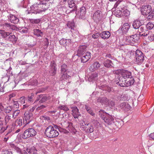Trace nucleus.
Masks as SVG:
<instances>
[{
    "instance_id": "052dcab7",
    "label": "nucleus",
    "mask_w": 154,
    "mask_h": 154,
    "mask_svg": "<svg viewBox=\"0 0 154 154\" xmlns=\"http://www.w3.org/2000/svg\"><path fill=\"white\" fill-rule=\"evenodd\" d=\"M130 15V12L128 10H123L122 11V16L127 17Z\"/></svg>"
},
{
    "instance_id": "5fc2aeb1",
    "label": "nucleus",
    "mask_w": 154,
    "mask_h": 154,
    "mask_svg": "<svg viewBox=\"0 0 154 154\" xmlns=\"http://www.w3.org/2000/svg\"><path fill=\"white\" fill-rule=\"evenodd\" d=\"M16 124L17 126L21 127L23 124L22 120L21 119H17L16 122Z\"/></svg>"
},
{
    "instance_id": "ddd939ff",
    "label": "nucleus",
    "mask_w": 154,
    "mask_h": 154,
    "mask_svg": "<svg viewBox=\"0 0 154 154\" xmlns=\"http://www.w3.org/2000/svg\"><path fill=\"white\" fill-rule=\"evenodd\" d=\"M81 62L84 63L88 61L91 57V54L90 52H86L83 55L79 57Z\"/></svg>"
},
{
    "instance_id": "b1692460",
    "label": "nucleus",
    "mask_w": 154,
    "mask_h": 154,
    "mask_svg": "<svg viewBox=\"0 0 154 154\" xmlns=\"http://www.w3.org/2000/svg\"><path fill=\"white\" fill-rule=\"evenodd\" d=\"M130 26L128 23H125L120 28L123 33H126L130 29Z\"/></svg>"
},
{
    "instance_id": "3c124183",
    "label": "nucleus",
    "mask_w": 154,
    "mask_h": 154,
    "mask_svg": "<svg viewBox=\"0 0 154 154\" xmlns=\"http://www.w3.org/2000/svg\"><path fill=\"white\" fill-rule=\"evenodd\" d=\"M37 81L36 80H31L29 81L28 85L32 86H35L37 84Z\"/></svg>"
},
{
    "instance_id": "39448f33",
    "label": "nucleus",
    "mask_w": 154,
    "mask_h": 154,
    "mask_svg": "<svg viewBox=\"0 0 154 154\" xmlns=\"http://www.w3.org/2000/svg\"><path fill=\"white\" fill-rule=\"evenodd\" d=\"M135 54L136 63L140 65L143 63L144 60V57L141 51L139 50H137L135 51Z\"/></svg>"
},
{
    "instance_id": "79ce46f5",
    "label": "nucleus",
    "mask_w": 154,
    "mask_h": 154,
    "mask_svg": "<svg viewBox=\"0 0 154 154\" xmlns=\"http://www.w3.org/2000/svg\"><path fill=\"white\" fill-rule=\"evenodd\" d=\"M13 109L11 106H8L4 109V111L6 113H11L13 111Z\"/></svg>"
},
{
    "instance_id": "a18cd8bd",
    "label": "nucleus",
    "mask_w": 154,
    "mask_h": 154,
    "mask_svg": "<svg viewBox=\"0 0 154 154\" xmlns=\"http://www.w3.org/2000/svg\"><path fill=\"white\" fill-rule=\"evenodd\" d=\"M58 108L60 110H63L65 111H68L69 110V109L66 105H60Z\"/></svg>"
},
{
    "instance_id": "ea45409f",
    "label": "nucleus",
    "mask_w": 154,
    "mask_h": 154,
    "mask_svg": "<svg viewBox=\"0 0 154 154\" xmlns=\"http://www.w3.org/2000/svg\"><path fill=\"white\" fill-rule=\"evenodd\" d=\"M11 116L9 115H7L5 117V121L6 125H8L11 123Z\"/></svg>"
},
{
    "instance_id": "864d4df0",
    "label": "nucleus",
    "mask_w": 154,
    "mask_h": 154,
    "mask_svg": "<svg viewBox=\"0 0 154 154\" xmlns=\"http://www.w3.org/2000/svg\"><path fill=\"white\" fill-rule=\"evenodd\" d=\"M103 90H105L109 92H112L113 90L112 88H111L108 86H105L103 89Z\"/></svg>"
},
{
    "instance_id": "4d7b16f0",
    "label": "nucleus",
    "mask_w": 154,
    "mask_h": 154,
    "mask_svg": "<svg viewBox=\"0 0 154 154\" xmlns=\"http://www.w3.org/2000/svg\"><path fill=\"white\" fill-rule=\"evenodd\" d=\"M122 5V2H121V1L119 0L115 4L114 6V8H118L119 7V5Z\"/></svg>"
},
{
    "instance_id": "f704fd0d",
    "label": "nucleus",
    "mask_w": 154,
    "mask_h": 154,
    "mask_svg": "<svg viewBox=\"0 0 154 154\" xmlns=\"http://www.w3.org/2000/svg\"><path fill=\"white\" fill-rule=\"evenodd\" d=\"M85 130L87 133H91L93 132L94 131L93 128L92 126L91 125L89 126H86V127H85Z\"/></svg>"
},
{
    "instance_id": "20e7f679",
    "label": "nucleus",
    "mask_w": 154,
    "mask_h": 154,
    "mask_svg": "<svg viewBox=\"0 0 154 154\" xmlns=\"http://www.w3.org/2000/svg\"><path fill=\"white\" fill-rule=\"evenodd\" d=\"M37 134L36 131L33 128H29L26 130L22 135V137L26 139L30 137L35 136Z\"/></svg>"
},
{
    "instance_id": "7c9ffc66",
    "label": "nucleus",
    "mask_w": 154,
    "mask_h": 154,
    "mask_svg": "<svg viewBox=\"0 0 154 154\" xmlns=\"http://www.w3.org/2000/svg\"><path fill=\"white\" fill-rule=\"evenodd\" d=\"M131 38V37L130 36H126L125 39V44L126 45L131 44V45H132L134 44L132 42Z\"/></svg>"
},
{
    "instance_id": "f257e3e1",
    "label": "nucleus",
    "mask_w": 154,
    "mask_h": 154,
    "mask_svg": "<svg viewBox=\"0 0 154 154\" xmlns=\"http://www.w3.org/2000/svg\"><path fill=\"white\" fill-rule=\"evenodd\" d=\"M58 0H43L31 7V13L37 14L45 12L49 8L50 3H55Z\"/></svg>"
},
{
    "instance_id": "bb28decb",
    "label": "nucleus",
    "mask_w": 154,
    "mask_h": 154,
    "mask_svg": "<svg viewBox=\"0 0 154 154\" xmlns=\"http://www.w3.org/2000/svg\"><path fill=\"white\" fill-rule=\"evenodd\" d=\"M104 66L107 68H111L113 67V63L111 60L107 59L103 62Z\"/></svg>"
},
{
    "instance_id": "6ab92c4d",
    "label": "nucleus",
    "mask_w": 154,
    "mask_h": 154,
    "mask_svg": "<svg viewBox=\"0 0 154 154\" xmlns=\"http://www.w3.org/2000/svg\"><path fill=\"white\" fill-rule=\"evenodd\" d=\"M66 5L69 6L71 8H73L72 11H75L77 9V7L75 3L72 0H68Z\"/></svg>"
},
{
    "instance_id": "8fccbe9b",
    "label": "nucleus",
    "mask_w": 154,
    "mask_h": 154,
    "mask_svg": "<svg viewBox=\"0 0 154 154\" xmlns=\"http://www.w3.org/2000/svg\"><path fill=\"white\" fill-rule=\"evenodd\" d=\"M154 26V25L151 22L148 23L146 25V27L147 29L151 30L152 29Z\"/></svg>"
},
{
    "instance_id": "c03bdc74",
    "label": "nucleus",
    "mask_w": 154,
    "mask_h": 154,
    "mask_svg": "<svg viewBox=\"0 0 154 154\" xmlns=\"http://www.w3.org/2000/svg\"><path fill=\"white\" fill-rule=\"evenodd\" d=\"M91 122L92 125L96 127H98L100 125L99 122L97 120L94 119H92Z\"/></svg>"
},
{
    "instance_id": "4be33fe9",
    "label": "nucleus",
    "mask_w": 154,
    "mask_h": 154,
    "mask_svg": "<svg viewBox=\"0 0 154 154\" xmlns=\"http://www.w3.org/2000/svg\"><path fill=\"white\" fill-rule=\"evenodd\" d=\"M110 36V33L109 31H104L100 33V37L103 39H108Z\"/></svg>"
},
{
    "instance_id": "7ed1b4c3",
    "label": "nucleus",
    "mask_w": 154,
    "mask_h": 154,
    "mask_svg": "<svg viewBox=\"0 0 154 154\" xmlns=\"http://www.w3.org/2000/svg\"><path fill=\"white\" fill-rule=\"evenodd\" d=\"M45 134L47 137L53 138L57 137L59 133L52 125H50L46 128Z\"/></svg>"
},
{
    "instance_id": "4468645a",
    "label": "nucleus",
    "mask_w": 154,
    "mask_h": 154,
    "mask_svg": "<svg viewBox=\"0 0 154 154\" xmlns=\"http://www.w3.org/2000/svg\"><path fill=\"white\" fill-rule=\"evenodd\" d=\"M8 20L12 23L17 24L19 22V19L16 16L13 14H9L8 16Z\"/></svg>"
},
{
    "instance_id": "13d9d810",
    "label": "nucleus",
    "mask_w": 154,
    "mask_h": 154,
    "mask_svg": "<svg viewBox=\"0 0 154 154\" xmlns=\"http://www.w3.org/2000/svg\"><path fill=\"white\" fill-rule=\"evenodd\" d=\"M99 36H100V33L99 32L94 33L92 36L94 38H97Z\"/></svg>"
},
{
    "instance_id": "5701e85b",
    "label": "nucleus",
    "mask_w": 154,
    "mask_h": 154,
    "mask_svg": "<svg viewBox=\"0 0 154 154\" xmlns=\"http://www.w3.org/2000/svg\"><path fill=\"white\" fill-rule=\"evenodd\" d=\"M122 76L125 79L128 78L131 79L132 77L131 75V72L127 70L125 71L122 73Z\"/></svg>"
},
{
    "instance_id": "6e6d98bb",
    "label": "nucleus",
    "mask_w": 154,
    "mask_h": 154,
    "mask_svg": "<svg viewBox=\"0 0 154 154\" xmlns=\"http://www.w3.org/2000/svg\"><path fill=\"white\" fill-rule=\"evenodd\" d=\"M6 128H6L3 127V122L0 120V131L4 132L6 129Z\"/></svg>"
},
{
    "instance_id": "a19ab883",
    "label": "nucleus",
    "mask_w": 154,
    "mask_h": 154,
    "mask_svg": "<svg viewBox=\"0 0 154 154\" xmlns=\"http://www.w3.org/2000/svg\"><path fill=\"white\" fill-rule=\"evenodd\" d=\"M26 150L27 152L30 154H38L37 153V150L34 148L28 149Z\"/></svg>"
},
{
    "instance_id": "423d86ee",
    "label": "nucleus",
    "mask_w": 154,
    "mask_h": 154,
    "mask_svg": "<svg viewBox=\"0 0 154 154\" xmlns=\"http://www.w3.org/2000/svg\"><path fill=\"white\" fill-rule=\"evenodd\" d=\"M67 27L69 29H70V31L72 33V35L74 36V35L75 38L77 37L75 35L77 36L79 35V32L76 30L75 27V25L74 22L73 21H68L67 23Z\"/></svg>"
},
{
    "instance_id": "473e14b6",
    "label": "nucleus",
    "mask_w": 154,
    "mask_h": 154,
    "mask_svg": "<svg viewBox=\"0 0 154 154\" xmlns=\"http://www.w3.org/2000/svg\"><path fill=\"white\" fill-rule=\"evenodd\" d=\"M61 76L60 79V81H65L70 77L69 75H67V72L61 73Z\"/></svg>"
},
{
    "instance_id": "f03ea898",
    "label": "nucleus",
    "mask_w": 154,
    "mask_h": 154,
    "mask_svg": "<svg viewBox=\"0 0 154 154\" xmlns=\"http://www.w3.org/2000/svg\"><path fill=\"white\" fill-rule=\"evenodd\" d=\"M98 114L100 117L107 124L111 125L113 127L117 126L118 122L114 120V118L111 115L101 109L99 111Z\"/></svg>"
},
{
    "instance_id": "774afa93",
    "label": "nucleus",
    "mask_w": 154,
    "mask_h": 154,
    "mask_svg": "<svg viewBox=\"0 0 154 154\" xmlns=\"http://www.w3.org/2000/svg\"><path fill=\"white\" fill-rule=\"evenodd\" d=\"M4 3L2 1H0V10L4 9Z\"/></svg>"
},
{
    "instance_id": "49530a36",
    "label": "nucleus",
    "mask_w": 154,
    "mask_h": 154,
    "mask_svg": "<svg viewBox=\"0 0 154 154\" xmlns=\"http://www.w3.org/2000/svg\"><path fill=\"white\" fill-rule=\"evenodd\" d=\"M128 99L127 97L125 94H122L118 97V99L119 100H126Z\"/></svg>"
},
{
    "instance_id": "a878e982",
    "label": "nucleus",
    "mask_w": 154,
    "mask_h": 154,
    "mask_svg": "<svg viewBox=\"0 0 154 154\" xmlns=\"http://www.w3.org/2000/svg\"><path fill=\"white\" fill-rule=\"evenodd\" d=\"M97 101L98 102L106 105L107 103H108V99L106 97H100L97 99Z\"/></svg>"
},
{
    "instance_id": "c85d7f7f",
    "label": "nucleus",
    "mask_w": 154,
    "mask_h": 154,
    "mask_svg": "<svg viewBox=\"0 0 154 154\" xmlns=\"http://www.w3.org/2000/svg\"><path fill=\"white\" fill-rule=\"evenodd\" d=\"M140 21V20H134L133 23V26L134 29H138L141 25Z\"/></svg>"
},
{
    "instance_id": "f8f14e48",
    "label": "nucleus",
    "mask_w": 154,
    "mask_h": 154,
    "mask_svg": "<svg viewBox=\"0 0 154 154\" xmlns=\"http://www.w3.org/2000/svg\"><path fill=\"white\" fill-rule=\"evenodd\" d=\"M86 13V8L84 7H82L80 8V10L77 12V14L79 17L80 19H85Z\"/></svg>"
},
{
    "instance_id": "393cba45",
    "label": "nucleus",
    "mask_w": 154,
    "mask_h": 154,
    "mask_svg": "<svg viewBox=\"0 0 154 154\" xmlns=\"http://www.w3.org/2000/svg\"><path fill=\"white\" fill-rule=\"evenodd\" d=\"M3 26L4 27L7 28L8 29L15 30L17 29V27L16 26L11 24L10 23H5L3 24Z\"/></svg>"
},
{
    "instance_id": "dca6fc26",
    "label": "nucleus",
    "mask_w": 154,
    "mask_h": 154,
    "mask_svg": "<svg viewBox=\"0 0 154 154\" xmlns=\"http://www.w3.org/2000/svg\"><path fill=\"white\" fill-rule=\"evenodd\" d=\"M48 100V97L45 96H44L42 94H40L37 97L36 100L34 102L35 103L39 101V103H41L45 102Z\"/></svg>"
},
{
    "instance_id": "e433bc0d",
    "label": "nucleus",
    "mask_w": 154,
    "mask_h": 154,
    "mask_svg": "<svg viewBox=\"0 0 154 154\" xmlns=\"http://www.w3.org/2000/svg\"><path fill=\"white\" fill-rule=\"evenodd\" d=\"M114 14L117 17H120L122 14V11L117 8L115 10Z\"/></svg>"
},
{
    "instance_id": "4c0bfd02",
    "label": "nucleus",
    "mask_w": 154,
    "mask_h": 154,
    "mask_svg": "<svg viewBox=\"0 0 154 154\" xmlns=\"http://www.w3.org/2000/svg\"><path fill=\"white\" fill-rule=\"evenodd\" d=\"M34 97V94L33 93H32L31 94H30L28 96V97L26 99V100L29 103L32 102L33 101Z\"/></svg>"
},
{
    "instance_id": "bf43d9fd",
    "label": "nucleus",
    "mask_w": 154,
    "mask_h": 154,
    "mask_svg": "<svg viewBox=\"0 0 154 154\" xmlns=\"http://www.w3.org/2000/svg\"><path fill=\"white\" fill-rule=\"evenodd\" d=\"M108 103H107L106 105H108L109 106H113L115 105V102L112 100H110L108 99Z\"/></svg>"
},
{
    "instance_id": "72a5a7b5",
    "label": "nucleus",
    "mask_w": 154,
    "mask_h": 154,
    "mask_svg": "<svg viewBox=\"0 0 154 154\" xmlns=\"http://www.w3.org/2000/svg\"><path fill=\"white\" fill-rule=\"evenodd\" d=\"M130 36L132 38V41L134 44L137 42L138 41V40L139 39V37L137 36V35L135 34Z\"/></svg>"
},
{
    "instance_id": "c9c22d12",
    "label": "nucleus",
    "mask_w": 154,
    "mask_h": 154,
    "mask_svg": "<svg viewBox=\"0 0 154 154\" xmlns=\"http://www.w3.org/2000/svg\"><path fill=\"white\" fill-rule=\"evenodd\" d=\"M102 12L99 10L96 11L93 15V17L98 20L100 19Z\"/></svg>"
},
{
    "instance_id": "f3484780",
    "label": "nucleus",
    "mask_w": 154,
    "mask_h": 154,
    "mask_svg": "<svg viewBox=\"0 0 154 154\" xmlns=\"http://www.w3.org/2000/svg\"><path fill=\"white\" fill-rule=\"evenodd\" d=\"M120 107L125 111H128L131 108V106L128 103L123 102L121 103L120 105Z\"/></svg>"
},
{
    "instance_id": "c756f323",
    "label": "nucleus",
    "mask_w": 154,
    "mask_h": 154,
    "mask_svg": "<svg viewBox=\"0 0 154 154\" xmlns=\"http://www.w3.org/2000/svg\"><path fill=\"white\" fill-rule=\"evenodd\" d=\"M11 33L9 32H6L5 31L0 30V34L1 35L2 37L4 38H5L8 37Z\"/></svg>"
},
{
    "instance_id": "e2e57ef3",
    "label": "nucleus",
    "mask_w": 154,
    "mask_h": 154,
    "mask_svg": "<svg viewBox=\"0 0 154 154\" xmlns=\"http://www.w3.org/2000/svg\"><path fill=\"white\" fill-rule=\"evenodd\" d=\"M44 45L45 46H46V48H47L49 45V42L47 38H45L44 39Z\"/></svg>"
},
{
    "instance_id": "de8ad7c7",
    "label": "nucleus",
    "mask_w": 154,
    "mask_h": 154,
    "mask_svg": "<svg viewBox=\"0 0 154 154\" xmlns=\"http://www.w3.org/2000/svg\"><path fill=\"white\" fill-rule=\"evenodd\" d=\"M41 21V19H31L30 20V22L32 23L38 24Z\"/></svg>"
},
{
    "instance_id": "0e129e2a",
    "label": "nucleus",
    "mask_w": 154,
    "mask_h": 154,
    "mask_svg": "<svg viewBox=\"0 0 154 154\" xmlns=\"http://www.w3.org/2000/svg\"><path fill=\"white\" fill-rule=\"evenodd\" d=\"M97 73H94L91 75V77L93 80H95L97 79Z\"/></svg>"
},
{
    "instance_id": "69168bd1",
    "label": "nucleus",
    "mask_w": 154,
    "mask_h": 154,
    "mask_svg": "<svg viewBox=\"0 0 154 154\" xmlns=\"http://www.w3.org/2000/svg\"><path fill=\"white\" fill-rule=\"evenodd\" d=\"M12 153L11 151H9L8 150L2 151L1 152V154H12Z\"/></svg>"
},
{
    "instance_id": "09e8293b",
    "label": "nucleus",
    "mask_w": 154,
    "mask_h": 154,
    "mask_svg": "<svg viewBox=\"0 0 154 154\" xmlns=\"http://www.w3.org/2000/svg\"><path fill=\"white\" fill-rule=\"evenodd\" d=\"M13 117L14 119H15L20 112V110L18 109L15 111L13 109Z\"/></svg>"
},
{
    "instance_id": "6e6552de",
    "label": "nucleus",
    "mask_w": 154,
    "mask_h": 154,
    "mask_svg": "<svg viewBox=\"0 0 154 154\" xmlns=\"http://www.w3.org/2000/svg\"><path fill=\"white\" fill-rule=\"evenodd\" d=\"M151 6L148 5L143 6L141 9V11L143 15H147L151 12Z\"/></svg>"
},
{
    "instance_id": "0eeeda50",
    "label": "nucleus",
    "mask_w": 154,
    "mask_h": 154,
    "mask_svg": "<svg viewBox=\"0 0 154 154\" xmlns=\"http://www.w3.org/2000/svg\"><path fill=\"white\" fill-rule=\"evenodd\" d=\"M57 66L55 62L53 60L51 62L50 65L49 72L50 75L51 76H54L56 74L57 69L56 66Z\"/></svg>"
},
{
    "instance_id": "412c9836",
    "label": "nucleus",
    "mask_w": 154,
    "mask_h": 154,
    "mask_svg": "<svg viewBox=\"0 0 154 154\" xmlns=\"http://www.w3.org/2000/svg\"><path fill=\"white\" fill-rule=\"evenodd\" d=\"M119 80V81L117 82L116 84L121 87H125V84L127 80L122 77H120Z\"/></svg>"
},
{
    "instance_id": "2eb2a0df",
    "label": "nucleus",
    "mask_w": 154,
    "mask_h": 154,
    "mask_svg": "<svg viewBox=\"0 0 154 154\" xmlns=\"http://www.w3.org/2000/svg\"><path fill=\"white\" fill-rule=\"evenodd\" d=\"M72 109V115L75 119L78 118L80 116V114L79 111V109L76 106L71 107Z\"/></svg>"
},
{
    "instance_id": "37998d69",
    "label": "nucleus",
    "mask_w": 154,
    "mask_h": 154,
    "mask_svg": "<svg viewBox=\"0 0 154 154\" xmlns=\"http://www.w3.org/2000/svg\"><path fill=\"white\" fill-rule=\"evenodd\" d=\"M134 82V80L133 79H132L129 81H126L125 83V87H128L133 84Z\"/></svg>"
},
{
    "instance_id": "a211bd4d",
    "label": "nucleus",
    "mask_w": 154,
    "mask_h": 154,
    "mask_svg": "<svg viewBox=\"0 0 154 154\" xmlns=\"http://www.w3.org/2000/svg\"><path fill=\"white\" fill-rule=\"evenodd\" d=\"M100 66V64L98 62H95L91 64L89 68L91 71H94L95 70L98 69Z\"/></svg>"
},
{
    "instance_id": "cd10ccee",
    "label": "nucleus",
    "mask_w": 154,
    "mask_h": 154,
    "mask_svg": "<svg viewBox=\"0 0 154 154\" xmlns=\"http://www.w3.org/2000/svg\"><path fill=\"white\" fill-rule=\"evenodd\" d=\"M33 31L34 34L37 37H42L43 35V32L38 29H34Z\"/></svg>"
},
{
    "instance_id": "603ef678",
    "label": "nucleus",
    "mask_w": 154,
    "mask_h": 154,
    "mask_svg": "<svg viewBox=\"0 0 154 154\" xmlns=\"http://www.w3.org/2000/svg\"><path fill=\"white\" fill-rule=\"evenodd\" d=\"M67 41V39H64V38H62L60 41V44L63 46H66V42Z\"/></svg>"
},
{
    "instance_id": "1a4fd4ad",
    "label": "nucleus",
    "mask_w": 154,
    "mask_h": 154,
    "mask_svg": "<svg viewBox=\"0 0 154 154\" xmlns=\"http://www.w3.org/2000/svg\"><path fill=\"white\" fill-rule=\"evenodd\" d=\"M33 115L32 113L28 112L27 113H25L24 115V117L23 118V123H24L25 121L26 124H29L31 121L33 117Z\"/></svg>"
},
{
    "instance_id": "9d476101",
    "label": "nucleus",
    "mask_w": 154,
    "mask_h": 154,
    "mask_svg": "<svg viewBox=\"0 0 154 154\" xmlns=\"http://www.w3.org/2000/svg\"><path fill=\"white\" fill-rule=\"evenodd\" d=\"M87 47L85 45L80 46L79 48L76 55L79 57L83 55L86 53Z\"/></svg>"
},
{
    "instance_id": "58836bf2",
    "label": "nucleus",
    "mask_w": 154,
    "mask_h": 154,
    "mask_svg": "<svg viewBox=\"0 0 154 154\" xmlns=\"http://www.w3.org/2000/svg\"><path fill=\"white\" fill-rule=\"evenodd\" d=\"M149 14L147 17V19L151 20L154 18V8L151 9V12Z\"/></svg>"
},
{
    "instance_id": "9b49d317",
    "label": "nucleus",
    "mask_w": 154,
    "mask_h": 154,
    "mask_svg": "<svg viewBox=\"0 0 154 154\" xmlns=\"http://www.w3.org/2000/svg\"><path fill=\"white\" fill-rule=\"evenodd\" d=\"M139 35L140 36H147L149 33V31L144 26H141L139 29Z\"/></svg>"
},
{
    "instance_id": "aec40b11",
    "label": "nucleus",
    "mask_w": 154,
    "mask_h": 154,
    "mask_svg": "<svg viewBox=\"0 0 154 154\" xmlns=\"http://www.w3.org/2000/svg\"><path fill=\"white\" fill-rule=\"evenodd\" d=\"M7 39L8 41L13 44H14L16 42L17 40V38L14 35L12 34L11 33L10 35L7 38Z\"/></svg>"
},
{
    "instance_id": "2f4dec72",
    "label": "nucleus",
    "mask_w": 154,
    "mask_h": 154,
    "mask_svg": "<svg viewBox=\"0 0 154 154\" xmlns=\"http://www.w3.org/2000/svg\"><path fill=\"white\" fill-rule=\"evenodd\" d=\"M68 69V67L67 65L65 64H63L61 66L60 72L61 73L67 72Z\"/></svg>"
},
{
    "instance_id": "338daca9",
    "label": "nucleus",
    "mask_w": 154,
    "mask_h": 154,
    "mask_svg": "<svg viewBox=\"0 0 154 154\" xmlns=\"http://www.w3.org/2000/svg\"><path fill=\"white\" fill-rule=\"evenodd\" d=\"M87 112L92 116H95V114L93 112L91 109Z\"/></svg>"
},
{
    "instance_id": "680f3d73",
    "label": "nucleus",
    "mask_w": 154,
    "mask_h": 154,
    "mask_svg": "<svg viewBox=\"0 0 154 154\" xmlns=\"http://www.w3.org/2000/svg\"><path fill=\"white\" fill-rule=\"evenodd\" d=\"M25 98L24 97H22L20 98L18 101L21 104H23L25 103Z\"/></svg>"
}]
</instances>
